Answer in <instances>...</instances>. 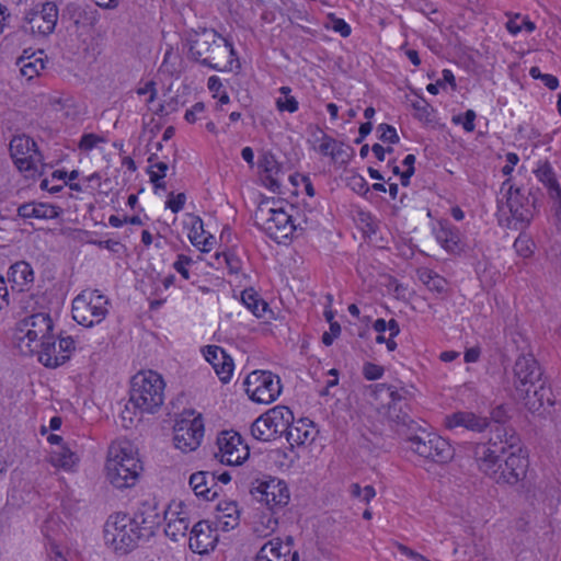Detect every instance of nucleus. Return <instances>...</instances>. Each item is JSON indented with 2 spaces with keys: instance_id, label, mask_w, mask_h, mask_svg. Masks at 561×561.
Listing matches in <instances>:
<instances>
[{
  "instance_id": "nucleus-17",
  "label": "nucleus",
  "mask_w": 561,
  "mask_h": 561,
  "mask_svg": "<svg viewBox=\"0 0 561 561\" xmlns=\"http://www.w3.org/2000/svg\"><path fill=\"white\" fill-rule=\"evenodd\" d=\"M219 460L228 466H239L248 459L250 450L241 435L234 431H224L217 438Z\"/></svg>"
},
{
  "instance_id": "nucleus-56",
  "label": "nucleus",
  "mask_w": 561,
  "mask_h": 561,
  "mask_svg": "<svg viewBox=\"0 0 561 561\" xmlns=\"http://www.w3.org/2000/svg\"><path fill=\"white\" fill-rule=\"evenodd\" d=\"M47 559L48 561H68L61 548L56 542H49L47 547Z\"/></svg>"
},
{
  "instance_id": "nucleus-16",
  "label": "nucleus",
  "mask_w": 561,
  "mask_h": 561,
  "mask_svg": "<svg viewBox=\"0 0 561 561\" xmlns=\"http://www.w3.org/2000/svg\"><path fill=\"white\" fill-rule=\"evenodd\" d=\"M252 494L257 501L264 503L268 511L282 510L290 499L287 483L274 477L259 482L252 490Z\"/></svg>"
},
{
  "instance_id": "nucleus-48",
  "label": "nucleus",
  "mask_w": 561,
  "mask_h": 561,
  "mask_svg": "<svg viewBox=\"0 0 561 561\" xmlns=\"http://www.w3.org/2000/svg\"><path fill=\"white\" fill-rule=\"evenodd\" d=\"M185 201L186 196L184 193H179L178 195L170 193L165 205L172 210V213L176 214L183 209Z\"/></svg>"
},
{
  "instance_id": "nucleus-52",
  "label": "nucleus",
  "mask_w": 561,
  "mask_h": 561,
  "mask_svg": "<svg viewBox=\"0 0 561 561\" xmlns=\"http://www.w3.org/2000/svg\"><path fill=\"white\" fill-rule=\"evenodd\" d=\"M101 141H103V139L99 136L94 134H85L80 139L79 148L89 151L92 150Z\"/></svg>"
},
{
  "instance_id": "nucleus-6",
  "label": "nucleus",
  "mask_w": 561,
  "mask_h": 561,
  "mask_svg": "<svg viewBox=\"0 0 561 561\" xmlns=\"http://www.w3.org/2000/svg\"><path fill=\"white\" fill-rule=\"evenodd\" d=\"M54 324L50 316L37 312L22 319L15 329L14 342L21 354L32 356L41 348L43 340L53 331Z\"/></svg>"
},
{
  "instance_id": "nucleus-54",
  "label": "nucleus",
  "mask_w": 561,
  "mask_h": 561,
  "mask_svg": "<svg viewBox=\"0 0 561 561\" xmlns=\"http://www.w3.org/2000/svg\"><path fill=\"white\" fill-rule=\"evenodd\" d=\"M75 344H76L75 340L71 336L60 337L59 342H58L59 354L60 355L67 354L68 355V359H69L71 353L76 348Z\"/></svg>"
},
{
  "instance_id": "nucleus-4",
  "label": "nucleus",
  "mask_w": 561,
  "mask_h": 561,
  "mask_svg": "<svg viewBox=\"0 0 561 561\" xmlns=\"http://www.w3.org/2000/svg\"><path fill=\"white\" fill-rule=\"evenodd\" d=\"M519 442V437L513 428L497 426L491 431V436L486 443H477L472 446V458L479 470L489 477L496 463H500L501 458L510 449L522 451Z\"/></svg>"
},
{
  "instance_id": "nucleus-3",
  "label": "nucleus",
  "mask_w": 561,
  "mask_h": 561,
  "mask_svg": "<svg viewBox=\"0 0 561 561\" xmlns=\"http://www.w3.org/2000/svg\"><path fill=\"white\" fill-rule=\"evenodd\" d=\"M106 478L116 489L131 488L142 470L131 444L127 440L114 442L107 450Z\"/></svg>"
},
{
  "instance_id": "nucleus-18",
  "label": "nucleus",
  "mask_w": 561,
  "mask_h": 561,
  "mask_svg": "<svg viewBox=\"0 0 561 561\" xmlns=\"http://www.w3.org/2000/svg\"><path fill=\"white\" fill-rule=\"evenodd\" d=\"M501 193L513 218L525 226L529 225L534 217L535 197L525 195L519 187L514 188L510 180L503 182Z\"/></svg>"
},
{
  "instance_id": "nucleus-61",
  "label": "nucleus",
  "mask_w": 561,
  "mask_h": 561,
  "mask_svg": "<svg viewBox=\"0 0 561 561\" xmlns=\"http://www.w3.org/2000/svg\"><path fill=\"white\" fill-rule=\"evenodd\" d=\"M205 110V104L203 102L195 103L191 110H187L185 113V119L188 123H195L197 119V114L203 113Z\"/></svg>"
},
{
  "instance_id": "nucleus-36",
  "label": "nucleus",
  "mask_w": 561,
  "mask_h": 561,
  "mask_svg": "<svg viewBox=\"0 0 561 561\" xmlns=\"http://www.w3.org/2000/svg\"><path fill=\"white\" fill-rule=\"evenodd\" d=\"M277 526L276 511L262 512L254 522L253 530L257 537H267L276 530Z\"/></svg>"
},
{
  "instance_id": "nucleus-47",
  "label": "nucleus",
  "mask_w": 561,
  "mask_h": 561,
  "mask_svg": "<svg viewBox=\"0 0 561 561\" xmlns=\"http://www.w3.org/2000/svg\"><path fill=\"white\" fill-rule=\"evenodd\" d=\"M45 67H44V62L41 58H36L34 61H26V62H23L22 67H21V73L24 76V77H27V78H33L35 75H38L41 70H43Z\"/></svg>"
},
{
  "instance_id": "nucleus-63",
  "label": "nucleus",
  "mask_w": 561,
  "mask_h": 561,
  "mask_svg": "<svg viewBox=\"0 0 561 561\" xmlns=\"http://www.w3.org/2000/svg\"><path fill=\"white\" fill-rule=\"evenodd\" d=\"M398 550H399L402 554H404V556H407V557H409V558H411V559H413V560H415V561H430V560H427L425 557H423L422 554H420L419 552H416V551H414V550L410 549L409 547H407V546H404V545L399 543V545H398Z\"/></svg>"
},
{
  "instance_id": "nucleus-29",
  "label": "nucleus",
  "mask_w": 561,
  "mask_h": 561,
  "mask_svg": "<svg viewBox=\"0 0 561 561\" xmlns=\"http://www.w3.org/2000/svg\"><path fill=\"white\" fill-rule=\"evenodd\" d=\"M435 237L437 242L449 253L456 254L461 251L460 232L449 222H439L438 228L435 229Z\"/></svg>"
},
{
  "instance_id": "nucleus-37",
  "label": "nucleus",
  "mask_w": 561,
  "mask_h": 561,
  "mask_svg": "<svg viewBox=\"0 0 561 561\" xmlns=\"http://www.w3.org/2000/svg\"><path fill=\"white\" fill-rule=\"evenodd\" d=\"M51 463L65 470L71 469L79 461L78 456L68 446L60 445L51 451Z\"/></svg>"
},
{
  "instance_id": "nucleus-24",
  "label": "nucleus",
  "mask_w": 561,
  "mask_h": 561,
  "mask_svg": "<svg viewBox=\"0 0 561 561\" xmlns=\"http://www.w3.org/2000/svg\"><path fill=\"white\" fill-rule=\"evenodd\" d=\"M445 423L448 428L461 426L477 433H481L490 426V422L486 417L477 415L469 411H458L447 415Z\"/></svg>"
},
{
  "instance_id": "nucleus-20",
  "label": "nucleus",
  "mask_w": 561,
  "mask_h": 561,
  "mask_svg": "<svg viewBox=\"0 0 561 561\" xmlns=\"http://www.w3.org/2000/svg\"><path fill=\"white\" fill-rule=\"evenodd\" d=\"M10 152L14 164L20 171H35L41 154L35 141L25 135L14 136L10 141Z\"/></svg>"
},
{
  "instance_id": "nucleus-38",
  "label": "nucleus",
  "mask_w": 561,
  "mask_h": 561,
  "mask_svg": "<svg viewBox=\"0 0 561 561\" xmlns=\"http://www.w3.org/2000/svg\"><path fill=\"white\" fill-rule=\"evenodd\" d=\"M65 13L77 26L93 24L95 21V16L91 15L93 12L89 11L88 7L76 2L68 3L65 9Z\"/></svg>"
},
{
  "instance_id": "nucleus-12",
  "label": "nucleus",
  "mask_w": 561,
  "mask_h": 561,
  "mask_svg": "<svg viewBox=\"0 0 561 561\" xmlns=\"http://www.w3.org/2000/svg\"><path fill=\"white\" fill-rule=\"evenodd\" d=\"M244 386L249 398L256 403L268 404L282 392L280 378L265 370H254L249 374Z\"/></svg>"
},
{
  "instance_id": "nucleus-40",
  "label": "nucleus",
  "mask_w": 561,
  "mask_h": 561,
  "mask_svg": "<svg viewBox=\"0 0 561 561\" xmlns=\"http://www.w3.org/2000/svg\"><path fill=\"white\" fill-rule=\"evenodd\" d=\"M419 279L432 291L438 294L445 291L447 282L444 277L430 268H420L417 271Z\"/></svg>"
},
{
  "instance_id": "nucleus-41",
  "label": "nucleus",
  "mask_w": 561,
  "mask_h": 561,
  "mask_svg": "<svg viewBox=\"0 0 561 561\" xmlns=\"http://www.w3.org/2000/svg\"><path fill=\"white\" fill-rule=\"evenodd\" d=\"M280 96L276 100V108L279 112L295 113L298 111V101L293 96L289 87L279 88Z\"/></svg>"
},
{
  "instance_id": "nucleus-50",
  "label": "nucleus",
  "mask_w": 561,
  "mask_h": 561,
  "mask_svg": "<svg viewBox=\"0 0 561 561\" xmlns=\"http://www.w3.org/2000/svg\"><path fill=\"white\" fill-rule=\"evenodd\" d=\"M329 18L331 19V27L334 32L339 33L342 37L351 35L352 28L343 19L336 18L333 14H330Z\"/></svg>"
},
{
  "instance_id": "nucleus-59",
  "label": "nucleus",
  "mask_w": 561,
  "mask_h": 561,
  "mask_svg": "<svg viewBox=\"0 0 561 561\" xmlns=\"http://www.w3.org/2000/svg\"><path fill=\"white\" fill-rule=\"evenodd\" d=\"M415 9L424 15H428V14L437 15L438 14V10L431 2H428L426 0H420L415 4Z\"/></svg>"
},
{
  "instance_id": "nucleus-28",
  "label": "nucleus",
  "mask_w": 561,
  "mask_h": 561,
  "mask_svg": "<svg viewBox=\"0 0 561 561\" xmlns=\"http://www.w3.org/2000/svg\"><path fill=\"white\" fill-rule=\"evenodd\" d=\"M38 355V360L46 367H58L68 360L67 354H59L58 344L53 334L43 340L41 348L35 352Z\"/></svg>"
},
{
  "instance_id": "nucleus-51",
  "label": "nucleus",
  "mask_w": 561,
  "mask_h": 561,
  "mask_svg": "<svg viewBox=\"0 0 561 561\" xmlns=\"http://www.w3.org/2000/svg\"><path fill=\"white\" fill-rule=\"evenodd\" d=\"M476 112L473 110H468L466 111L465 113V116H463V121L461 119L460 116H455L453 118V122L456 123V124H459L461 123L462 124V127L463 129L467 131V133H471L474 130V119H476Z\"/></svg>"
},
{
  "instance_id": "nucleus-25",
  "label": "nucleus",
  "mask_w": 561,
  "mask_h": 561,
  "mask_svg": "<svg viewBox=\"0 0 561 561\" xmlns=\"http://www.w3.org/2000/svg\"><path fill=\"white\" fill-rule=\"evenodd\" d=\"M240 522L238 504L233 501H221L216 506L215 528L222 531L234 529Z\"/></svg>"
},
{
  "instance_id": "nucleus-62",
  "label": "nucleus",
  "mask_w": 561,
  "mask_h": 561,
  "mask_svg": "<svg viewBox=\"0 0 561 561\" xmlns=\"http://www.w3.org/2000/svg\"><path fill=\"white\" fill-rule=\"evenodd\" d=\"M154 87H156V83L153 81H148L144 87L137 89V94L145 95V94L149 93L150 95H149V99L147 102L151 103L154 101L156 95H157V90Z\"/></svg>"
},
{
  "instance_id": "nucleus-9",
  "label": "nucleus",
  "mask_w": 561,
  "mask_h": 561,
  "mask_svg": "<svg viewBox=\"0 0 561 561\" xmlns=\"http://www.w3.org/2000/svg\"><path fill=\"white\" fill-rule=\"evenodd\" d=\"M107 305V298L99 290H83L72 301V318L79 324L91 328L105 319Z\"/></svg>"
},
{
  "instance_id": "nucleus-53",
  "label": "nucleus",
  "mask_w": 561,
  "mask_h": 561,
  "mask_svg": "<svg viewBox=\"0 0 561 561\" xmlns=\"http://www.w3.org/2000/svg\"><path fill=\"white\" fill-rule=\"evenodd\" d=\"M514 249L516 252L524 257H528L531 254V249L529 247V240L525 237L519 236L514 242Z\"/></svg>"
},
{
  "instance_id": "nucleus-34",
  "label": "nucleus",
  "mask_w": 561,
  "mask_h": 561,
  "mask_svg": "<svg viewBox=\"0 0 561 561\" xmlns=\"http://www.w3.org/2000/svg\"><path fill=\"white\" fill-rule=\"evenodd\" d=\"M18 215L22 218L47 219L57 216L55 207L46 204L26 203L18 208Z\"/></svg>"
},
{
  "instance_id": "nucleus-2",
  "label": "nucleus",
  "mask_w": 561,
  "mask_h": 561,
  "mask_svg": "<svg viewBox=\"0 0 561 561\" xmlns=\"http://www.w3.org/2000/svg\"><path fill=\"white\" fill-rule=\"evenodd\" d=\"M164 380L158 373L147 370L136 374L131 379L129 400L123 417L133 421L130 409L140 414L157 412L164 401Z\"/></svg>"
},
{
  "instance_id": "nucleus-5",
  "label": "nucleus",
  "mask_w": 561,
  "mask_h": 561,
  "mask_svg": "<svg viewBox=\"0 0 561 561\" xmlns=\"http://www.w3.org/2000/svg\"><path fill=\"white\" fill-rule=\"evenodd\" d=\"M274 201H263L255 210L254 218L266 234L280 243L298 231L304 230L301 222H296L283 207H275Z\"/></svg>"
},
{
  "instance_id": "nucleus-8",
  "label": "nucleus",
  "mask_w": 561,
  "mask_h": 561,
  "mask_svg": "<svg viewBox=\"0 0 561 561\" xmlns=\"http://www.w3.org/2000/svg\"><path fill=\"white\" fill-rule=\"evenodd\" d=\"M373 392L376 398L381 397L382 393L388 394L390 401L385 408L383 415L390 426L396 427L397 431H399L400 427H411L413 421L410 416V402L414 397L412 388L377 383L373 387Z\"/></svg>"
},
{
  "instance_id": "nucleus-1",
  "label": "nucleus",
  "mask_w": 561,
  "mask_h": 561,
  "mask_svg": "<svg viewBox=\"0 0 561 561\" xmlns=\"http://www.w3.org/2000/svg\"><path fill=\"white\" fill-rule=\"evenodd\" d=\"M188 59L216 71H233L240 62L233 44L214 28L193 30L187 34Z\"/></svg>"
},
{
  "instance_id": "nucleus-32",
  "label": "nucleus",
  "mask_w": 561,
  "mask_h": 561,
  "mask_svg": "<svg viewBox=\"0 0 561 561\" xmlns=\"http://www.w3.org/2000/svg\"><path fill=\"white\" fill-rule=\"evenodd\" d=\"M255 561H289V549L280 538H273L261 547Z\"/></svg>"
},
{
  "instance_id": "nucleus-58",
  "label": "nucleus",
  "mask_w": 561,
  "mask_h": 561,
  "mask_svg": "<svg viewBox=\"0 0 561 561\" xmlns=\"http://www.w3.org/2000/svg\"><path fill=\"white\" fill-rule=\"evenodd\" d=\"M157 160V153H152L148 158V162L150 163V170H154V172H158V174H163V178L165 176V173L169 169L168 164L162 161H156Z\"/></svg>"
},
{
  "instance_id": "nucleus-64",
  "label": "nucleus",
  "mask_w": 561,
  "mask_h": 561,
  "mask_svg": "<svg viewBox=\"0 0 561 561\" xmlns=\"http://www.w3.org/2000/svg\"><path fill=\"white\" fill-rule=\"evenodd\" d=\"M150 182L153 184L154 191L165 190V183L163 180V174H158L154 170H149Z\"/></svg>"
},
{
  "instance_id": "nucleus-57",
  "label": "nucleus",
  "mask_w": 561,
  "mask_h": 561,
  "mask_svg": "<svg viewBox=\"0 0 561 561\" xmlns=\"http://www.w3.org/2000/svg\"><path fill=\"white\" fill-rule=\"evenodd\" d=\"M336 140L328 135H323L321 144L319 145V151L323 156H330L334 151Z\"/></svg>"
},
{
  "instance_id": "nucleus-14",
  "label": "nucleus",
  "mask_w": 561,
  "mask_h": 561,
  "mask_svg": "<svg viewBox=\"0 0 561 561\" xmlns=\"http://www.w3.org/2000/svg\"><path fill=\"white\" fill-rule=\"evenodd\" d=\"M173 442L175 448L183 453H191L198 448L204 436V422L201 414L194 411L176 420L173 427Z\"/></svg>"
},
{
  "instance_id": "nucleus-43",
  "label": "nucleus",
  "mask_w": 561,
  "mask_h": 561,
  "mask_svg": "<svg viewBox=\"0 0 561 561\" xmlns=\"http://www.w3.org/2000/svg\"><path fill=\"white\" fill-rule=\"evenodd\" d=\"M204 233L205 230L203 220L199 217H195L188 232V239L194 247L199 248L201 239Z\"/></svg>"
},
{
  "instance_id": "nucleus-35",
  "label": "nucleus",
  "mask_w": 561,
  "mask_h": 561,
  "mask_svg": "<svg viewBox=\"0 0 561 561\" xmlns=\"http://www.w3.org/2000/svg\"><path fill=\"white\" fill-rule=\"evenodd\" d=\"M131 518L137 522L138 527H141V531H152L154 526L160 524L159 513L156 512L154 506L148 503H144Z\"/></svg>"
},
{
  "instance_id": "nucleus-39",
  "label": "nucleus",
  "mask_w": 561,
  "mask_h": 561,
  "mask_svg": "<svg viewBox=\"0 0 561 561\" xmlns=\"http://www.w3.org/2000/svg\"><path fill=\"white\" fill-rule=\"evenodd\" d=\"M241 301L257 318L263 317L267 310V304L253 289H244Z\"/></svg>"
},
{
  "instance_id": "nucleus-45",
  "label": "nucleus",
  "mask_w": 561,
  "mask_h": 561,
  "mask_svg": "<svg viewBox=\"0 0 561 561\" xmlns=\"http://www.w3.org/2000/svg\"><path fill=\"white\" fill-rule=\"evenodd\" d=\"M193 264L192 257L185 254H179L173 263V268L184 278L190 279L188 266Z\"/></svg>"
},
{
  "instance_id": "nucleus-33",
  "label": "nucleus",
  "mask_w": 561,
  "mask_h": 561,
  "mask_svg": "<svg viewBox=\"0 0 561 561\" xmlns=\"http://www.w3.org/2000/svg\"><path fill=\"white\" fill-rule=\"evenodd\" d=\"M8 276L9 280L13 284V288L16 287L19 291H23L26 286L34 282L33 268L25 261H20L11 265Z\"/></svg>"
},
{
  "instance_id": "nucleus-13",
  "label": "nucleus",
  "mask_w": 561,
  "mask_h": 561,
  "mask_svg": "<svg viewBox=\"0 0 561 561\" xmlns=\"http://www.w3.org/2000/svg\"><path fill=\"white\" fill-rule=\"evenodd\" d=\"M58 7L46 1L27 10L22 20V30L35 36H48L55 31L58 21Z\"/></svg>"
},
{
  "instance_id": "nucleus-11",
  "label": "nucleus",
  "mask_w": 561,
  "mask_h": 561,
  "mask_svg": "<svg viewBox=\"0 0 561 561\" xmlns=\"http://www.w3.org/2000/svg\"><path fill=\"white\" fill-rule=\"evenodd\" d=\"M408 442L414 453L434 462L445 463L454 457V449L445 438L424 430L409 436Z\"/></svg>"
},
{
  "instance_id": "nucleus-55",
  "label": "nucleus",
  "mask_w": 561,
  "mask_h": 561,
  "mask_svg": "<svg viewBox=\"0 0 561 561\" xmlns=\"http://www.w3.org/2000/svg\"><path fill=\"white\" fill-rule=\"evenodd\" d=\"M491 419H492V422H493V426L491 427V431L492 430H495L497 426H505L504 425V422L506 421L507 419V415H506V411L505 409L500 405V407H496L492 413H491Z\"/></svg>"
},
{
  "instance_id": "nucleus-60",
  "label": "nucleus",
  "mask_w": 561,
  "mask_h": 561,
  "mask_svg": "<svg viewBox=\"0 0 561 561\" xmlns=\"http://www.w3.org/2000/svg\"><path fill=\"white\" fill-rule=\"evenodd\" d=\"M506 28L513 35L518 34L523 30L522 15L515 14L514 18L510 19L506 22Z\"/></svg>"
},
{
  "instance_id": "nucleus-15",
  "label": "nucleus",
  "mask_w": 561,
  "mask_h": 561,
  "mask_svg": "<svg viewBox=\"0 0 561 561\" xmlns=\"http://www.w3.org/2000/svg\"><path fill=\"white\" fill-rule=\"evenodd\" d=\"M520 453L517 449H510L508 456L505 459L501 458L489 478L497 484L514 485L522 481L527 473L528 460Z\"/></svg>"
},
{
  "instance_id": "nucleus-19",
  "label": "nucleus",
  "mask_w": 561,
  "mask_h": 561,
  "mask_svg": "<svg viewBox=\"0 0 561 561\" xmlns=\"http://www.w3.org/2000/svg\"><path fill=\"white\" fill-rule=\"evenodd\" d=\"M513 385L515 391L527 393L525 387H534L545 382L542 380V370L533 354H522L517 357L513 367Z\"/></svg>"
},
{
  "instance_id": "nucleus-42",
  "label": "nucleus",
  "mask_w": 561,
  "mask_h": 561,
  "mask_svg": "<svg viewBox=\"0 0 561 561\" xmlns=\"http://www.w3.org/2000/svg\"><path fill=\"white\" fill-rule=\"evenodd\" d=\"M411 105L415 111V117L417 119L426 122L431 121L432 107L424 98L417 96L411 102Z\"/></svg>"
},
{
  "instance_id": "nucleus-31",
  "label": "nucleus",
  "mask_w": 561,
  "mask_h": 561,
  "mask_svg": "<svg viewBox=\"0 0 561 561\" xmlns=\"http://www.w3.org/2000/svg\"><path fill=\"white\" fill-rule=\"evenodd\" d=\"M525 388L527 389V393L522 391L515 392L517 399L520 400L530 412L539 411L543 407L545 400L549 402L548 394L550 393V390L545 386V382L538 383L531 388Z\"/></svg>"
},
{
  "instance_id": "nucleus-49",
  "label": "nucleus",
  "mask_w": 561,
  "mask_h": 561,
  "mask_svg": "<svg viewBox=\"0 0 561 561\" xmlns=\"http://www.w3.org/2000/svg\"><path fill=\"white\" fill-rule=\"evenodd\" d=\"M383 367L373 364V363H365L363 366V375L367 380H377L382 377L383 375Z\"/></svg>"
},
{
  "instance_id": "nucleus-44",
  "label": "nucleus",
  "mask_w": 561,
  "mask_h": 561,
  "mask_svg": "<svg viewBox=\"0 0 561 561\" xmlns=\"http://www.w3.org/2000/svg\"><path fill=\"white\" fill-rule=\"evenodd\" d=\"M379 135V139L383 142L398 144L400 138L397 134V130L393 126L382 123L377 128Z\"/></svg>"
},
{
  "instance_id": "nucleus-26",
  "label": "nucleus",
  "mask_w": 561,
  "mask_h": 561,
  "mask_svg": "<svg viewBox=\"0 0 561 561\" xmlns=\"http://www.w3.org/2000/svg\"><path fill=\"white\" fill-rule=\"evenodd\" d=\"M190 485L197 496L207 501L214 500L218 494L214 472L198 471L193 473L190 477Z\"/></svg>"
},
{
  "instance_id": "nucleus-23",
  "label": "nucleus",
  "mask_w": 561,
  "mask_h": 561,
  "mask_svg": "<svg viewBox=\"0 0 561 561\" xmlns=\"http://www.w3.org/2000/svg\"><path fill=\"white\" fill-rule=\"evenodd\" d=\"M182 507V503L174 504V507L170 505L164 511V520L167 522L164 533L173 541L179 540L181 537H185L190 527V520L185 512L179 511Z\"/></svg>"
},
{
  "instance_id": "nucleus-27",
  "label": "nucleus",
  "mask_w": 561,
  "mask_h": 561,
  "mask_svg": "<svg viewBox=\"0 0 561 561\" xmlns=\"http://www.w3.org/2000/svg\"><path fill=\"white\" fill-rule=\"evenodd\" d=\"M534 173L538 181L547 187L550 198L557 201L561 208V187L551 163L548 160L539 161Z\"/></svg>"
},
{
  "instance_id": "nucleus-30",
  "label": "nucleus",
  "mask_w": 561,
  "mask_h": 561,
  "mask_svg": "<svg viewBox=\"0 0 561 561\" xmlns=\"http://www.w3.org/2000/svg\"><path fill=\"white\" fill-rule=\"evenodd\" d=\"M284 436L291 445L311 443L313 440L312 422L308 419H299L297 422H289L288 430H286Z\"/></svg>"
},
{
  "instance_id": "nucleus-46",
  "label": "nucleus",
  "mask_w": 561,
  "mask_h": 561,
  "mask_svg": "<svg viewBox=\"0 0 561 561\" xmlns=\"http://www.w3.org/2000/svg\"><path fill=\"white\" fill-rule=\"evenodd\" d=\"M347 185L357 194L366 195L369 192L367 181L359 174H353L347 180Z\"/></svg>"
},
{
  "instance_id": "nucleus-21",
  "label": "nucleus",
  "mask_w": 561,
  "mask_h": 561,
  "mask_svg": "<svg viewBox=\"0 0 561 561\" xmlns=\"http://www.w3.org/2000/svg\"><path fill=\"white\" fill-rule=\"evenodd\" d=\"M217 542V535L214 534L211 526L206 520L197 522L190 537V548L193 552L204 554L213 550Z\"/></svg>"
},
{
  "instance_id": "nucleus-10",
  "label": "nucleus",
  "mask_w": 561,
  "mask_h": 561,
  "mask_svg": "<svg viewBox=\"0 0 561 561\" xmlns=\"http://www.w3.org/2000/svg\"><path fill=\"white\" fill-rule=\"evenodd\" d=\"M294 414L289 408L277 405L259 416L251 426L252 436L261 442H271L284 436Z\"/></svg>"
},
{
  "instance_id": "nucleus-7",
  "label": "nucleus",
  "mask_w": 561,
  "mask_h": 561,
  "mask_svg": "<svg viewBox=\"0 0 561 561\" xmlns=\"http://www.w3.org/2000/svg\"><path fill=\"white\" fill-rule=\"evenodd\" d=\"M141 536V527L124 513L111 515L104 525L105 542L118 554L133 551Z\"/></svg>"
},
{
  "instance_id": "nucleus-22",
  "label": "nucleus",
  "mask_w": 561,
  "mask_h": 561,
  "mask_svg": "<svg viewBox=\"0 0 561 561\" xmlns=\"http://www.w3.org/2000/svg\"><path fill=\"white\" fill-rule=\"evenodd\" d=\"M205 359L213 366L222 382H228L233 371L232 358L217 345H208L204 350Z\"/></svg>"
}]
</instances>
